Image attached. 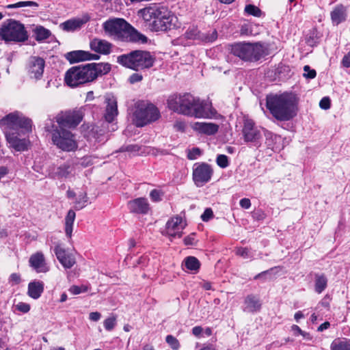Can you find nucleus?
<instances>
[{
	"instance_id": "obj_24",
	"label": "nucleus",
	"mask_w": 350,
	"mask_h": 350,
	"mask_svg": "<svg viewBox=\"0 0 350 350\" xmlns=\"http://www.w3.org/2000/svg\"><path fill=\"white\" fill-rule=\"evenodd\" d=\"M6 138L10 146L16 151H25L28 148L29 144V140L26 139H19L12 135H6Z\"/></svg>"
},
{
	"instance_id": "obj_56",
	"label": "nucleus",
	"mask_w": 350,
	"mask_h": 350,
	"mask_svg": "<svg viewBox=\"0 0 350 350\" xmlns=\"http://www.w3.org/2000/svg\"><path fill=\"white\" fill-rule=\"evenodd\" d=\"M143 77L139 73H133L129 77V82L132 84L139 82L142 80Z\"/></svg>"
},
{
	"instance_id": "obj_48",
	"label": "nucleus",
	"mask_w": 350,
	"mask_h": 350,
	"mask_svg": "<svg viewBox=\"0 0 350 350\" xmlns=\"http://www.w3.org/2000/svg\"><path fill=\"white\" fill-rule=\"evenodd\" d=\"M163 193L157 189H152L150 193V199L153 202H159L161 200Z\"/></svg>"
},
{
	"instance_id": "obj_19",
	"label": "nucleus",
	"mask_w": 350,
	"mask_h": 350,
	"mask_svg": "<svg viewBox=\"0 0 350 350\" xmlns=\"http://www.w3.org/2000/svg\"><path fill=\"white\" fill-rule=\"evenodd\" d=\"M66 58L71 63H76L81 61H89L98 59L100 56L97 54L91 53L85 51H73L66 55Z\"/></svg>"
},
{
	"instance_id": "obj_30",
	"label": "nucleus",
	"mask_w": 350,
	"mask_h": 350,
	"mask_svg": "<svg viewBox=\"0 0 350 350\" xmlns=\"http://www.w3.org/2000/svg\"><path fill=\"white\" fill-rule=\"evenodd\" d=\"M33 34L37 41L42 42L49 38L51 35V33L49 29L42 26L38 25L33 29Z\"/></svg>"
},
{
	"instance_id": "obj_26",
	"label": "nucleus",
	"mask_w": 350,
	"mask_h": 350,
	"mask_svg": "<svg viewBox=\"0 0 350 350\" xmlns=\"http://www.w3.org/2000/svg\"><path fill=\"white\" fill-rule=\"evenodd\" d=\"M55 174L58 178H68L74 176L75 167L68 163H64L57 168Z\"/></svg>"
},
{
	"instance_id": "obj_2",
	"label": "nucleus",
	"mask_w": 350,
	"mask_h": 350,
	"mask_svg": "<svg viewBox=\"0 0 350 350\" xmlns=\"http://www.w3.org/2000/svg\"><path fill=\"white\" fill-rule=\"evenodd\" d=\"M167 106L174 111L185 116L196 118H206L208 116V104L189 93L170 96Z\"/></svg>"
},
{
	"instance_id": "obj_35",
	"label": "nucleus",
	"mask_w": 350,
	"mask_h": 350,
	"mask_svg": "<svg viewBox=\"0 0 350 350\" xmlns=\"http://www.w3.org/2000/svg\"><path fill=\"white\" fill-rule=\"evenodd\" d=\"M244 11L247 15H251L256 17H260L262 14L260 8L252 4L246 5Z\"/></svg>"
},
{
	"instance_id": "obj_22",
	"label": "nucleus",
	"mask_w": 350,
	"mask_h": 350,
	"mask_svg": "<svg viewBox=\"0 0 350 350\" xmlns=\"http://www.w3.org/2000/svg\"><path fill=\"white\" fill-rule=\"evenodd\" d=\"M347 16V10L342 4L336 5L330 12L331 21L334 26H338L341 23L346 21Z\"/></svg>"
},
{
	"instance_id": "obj_29",
	"label": "nucleus",
	"mask_w": 350,
	"mask_h": 350,
	"mask_svg": "<svg viewBox=\"0 0 350 350\" xmlns=\"http://www.w3.org/2000/svg\"><path fill=\"white\" fill-rule=\"evenodd\" d=\"M75 217V212L72 210H69L65 217V232L68 238H71L72 236Z\"/></svg>"
},
{
	"instance_id": "obj_9",
	"label": "nucleus",
	"mask_w": 350,
	"mask_h": 350,
	"mask_svg": "<svg viewBox=\"0 0 350 350\" xmlns=\"http://www.w3.org/2000/svg\"><path fill=\"white\" fill-rule=\"evenodd\" d=\"M104 30L111 35H122L124 33H129L131 40L134 42L142 41L145 42L147 38L135 31L124 19L114 18L105 21L103 23Z\"/></svg>"
},
{
	"instance_id": "obj_1",
	"label": "nucleus",
	"mask_w": 350,
	"mask_h": 350,
	"mask_svg": "<svg viewBox=\"0 0 350 350\" xmlns=\"http://www.w3.org/2000/svg\"><path fill=\"white\" fill-rule=\"evenodd\" d=\"M111 69L110 64L103 62L72 66L66 71L64 80L68 86L75 88L93 82L99 76L109 73Z\"/></svg>"
},
{
	"instance_id": "obj_13",
	"label": "nucleus",
	"mask_w": 350,
	"mask_h": 350,
	"mask_svg": "<svg viewBox=\"0 0 350 350\" xmlns=\"http://www.w3.org/2000/svg\"><path fill=\"white\" fill-rule=\"evenodd\" d=\"M58 127L64 129H75L83 119V113L81 110H68L61 111L55 118Z\"/></svg>"
},
{
	"instance_id": "obj_42",
	"label": "nucleus",
	"mask_w": 350,
	"mask_h": 350,
	"mask_svg": "<svg viewBox=\"0 0 350 350\" xmlns=\"http://www.w3.org/2000/svg\"><path fill=\"white\" fill-rule=\"evenodd\" d=\"M116 325V318L114 316L110 317L104 321V327L107 331H111Z\"/></svg>"
},
{
	"instance_id": "obj_53",
	"label": "nucleus",
	"mask_w": 350,
	"mask_h": 350,
	"mask_svg": "<svg viewBox=\"0 0 350 350\" xmlns=\"http://www.w3.org/2000/svg\"><path fill=\"white\" fill-rule=\"evenodd\" d=\"M195 233H192L184 239V243L186 245H196V240L195 239Z\"/></svg>"
},
{
	"instance_id": "obj_3",
	"label": "nucleus",
	"mask_w": 350,
	"mask_h": 350,
	"mask_svg": "<svg viewBox=\"0 0 350 350\" xmlns=\"http://www.w3.org/2000/svg\"><path fill=\"white\" fill-rule=\"evenodd\" d=\"M138 13L152 31H165L176 27V16L164 6L146 7Z\"/></svg>"
},
{
	"instance_id": "obj_31",
	"label": "nucleus",
	"mask_w": 350,
	"mask_h": 350,
	"mask_svg": "<svg viewBox=\"0 0 350 350\" xmlns=\"http://www.w3.org/2000/svg\"><path fill=\"white\" fill-rule=\"evenodd\" d=\"M315 284H314V290L315 291L320 294L327 287V279L323 274H315Z\"/></svg>"
},
{
	"instance_id": "obj_37",
	"label": "nucleus",
	"mask_w": 350,
	"mask_h": 350,
	"mask_svg": "<svg viewBox=\"0 0 350 350\" xmlns=\"http://www.w3.org/2000/svg\"><path fill=\"white\" fill-rule=\"evenodd\" d=\"M88 200L87 193L85 192L81 193L75 201V208L78 210L84 208L86 206Z\"/></svg>"
},
{
	"instance_id": "obj_61",
	"label": "nucleus",
	"mask_w": 350,
	"mask_h": 350,
	"mask_svg": "<svg viewBox=\"0 0 350 350\" xmlns=\"http://www.w3.org/2000/svg\"><path fill=\"white\" fill-rule=\"evenodd\" d=\"M140 149V147L137 145V144H131V145H128L126 148H125V150L126 151H128V152H138Z\"/></svg>"
},
{
	"instance_id": "obj_11",
	"label": "nucleus",
	"mask_w": 350,
	"mask_h": 350,
	"mask_svg": "<svg viewBox=\"0 0 350 350\" xmlns=\"http://www.w3.org/2000/svg\"><path fill=\"white\" fill-rule=\"evenodd\" d=\"M1 126H5L10 129H23L26 133L31 131V120L16 111L11 113L0 120Z\"/></svg>"
},
{
	"instance_id": "obj_5",
	"label": "nucleus",
	"mask_w": 350,
	"mask_h": 350,
	"mask_svg": "<svg viewBox=\"0 0 350 350\" xmlns=\"http://www.w3.org/2000/svg\"><path fill=\"white\" fill-rule=\"evenodd\" d=\"M155 59V56L148 51L135 50L119 55L117 62L125 68L139 71L152 67Z\"/></svg>"
},
{
	"instance_id": "obj_6",
	"label": "nucleus",
	"mask_w": 350,
	"mask_h": 350,
	"mask_svg": "<svg viewBox=\"0 0 350 350\" xmlns=\"http://www.w3.org/2000/svg\"><path fill=\"white\" fill-rule=\"evenodd\" d=\"M267 48L258 42H239L230 46V53L244 62H254L265 56Z\"/></svg>"
},
{
	"instance_id": "obj_46",
	"label": "nucleus",
	"mask_w": 350,
	"mask_h": 350,
	"mask_svg": "<svg viewBox=\"0 0 350 350\" xmlns=\"http://www.w3.org/2000/svg\"><path fill=\"white\" fill-rule=\"evenodd\" d=\"M304 76L307 79H314L317 75L316 70L314 69H311L308 65L304 66Z\"/></svg>"
},
{
	"instance_id": "obj_58",
	"label": "nucleus",
	"mask_w": 350,
	"mask_h": 350,
	"mask_svg": "<svg viewBox=\"0 0 350 350\" xmlns=\"http://www.w3.org/2000/svg\"><path fill=\"white\" fill-rule=\"evenodd\" d=\"M342 64L345 68L350 67V51L342 58Z\"/></svg>"
},
{
	"instance_id": "obj_34",
	"label": "nucleus",
	"mask_w": 350,
	"mask_h": 350,
	"mask_svg": "<svg viewBox=\"0 0 350 350\" xmlns=\"http://www.w3.org/2000/svg\"><path fill=\"white\" fill-rule=\"evenodd\" d=\"M282 269V268L280 266H276V267H272L268 270H266V271H262L260 273H258L257 275H256L254 276V280L263 279L264 280H265L267 279V275L275 274L278 271H281Z\"/></svg>"
},
{
	"instance_id": "obj_32",
	"label": "nucleus",
	"mask_w": 350,
	"mask_h": 350,
	"mask_svg": "<svg viewBox=\"0 0 350 350\" xmlns=\"http://www.w3.org/2000/svg\"><path fill=\"white\" fill-rule=\"evenodd\" d=\"M331 350H350V340L338 338L333 340L330 345Z\"/></svg>"
},
{
	"instance_id": "obj_60",
	"label": "nucleus",
	"mask_w": 350,
	"mask_h": 350,
	"mask_svg": "<svg viewBox=\"0 0 350 350\" xmlns=\"http://www.w3.org/2000/svg\"><path fill=\"white\" fill-rule=\"evenodd\" d=\"M101 317V314L98 312H92L90 313L89 319L92 321H98Z\"/></svg>"
},
{
	"instance_id": "obj_16",
	"label": "nucleus",
	"mask_w": 350,
	"mask_h": 350,
	"mask_svg": "<svg viewBox=\"0 0 350 350\" xmlns=\"http://www.w3.org/2000/svg\"><path fill=\"white\" fill-rule=\"evenodd\" d=\"M127 207L130 213L137 215H147L150 211V205L146 198H137L129 200Z\"/></svg>"
},
{
	"instance_id": "obj_25",
	"label": "nucleus",
	"mask_w": 350,
	"mask_h": 350,
	"mask_svg": "<svg viewBox=\"0 0 350 350\" xmlns=\"http://www.w3.org/2000/svg\"><path fill=\"white\" fill-rule=\"evenodd\" d=\"M44 284L40 280H33L28 284L27 295L34 299H38L44 291Z\"/></svg>"
},
{
	"instance_id": "obj_28",
	"label": "nucleus",
	"mask_w": 350,
	"mask_h": 350,
	"mask_svg": "<svg viewBox=\"0 0 350 350\" xmlns=\"http://www.w3.org/2000/svg\"><path fill=\"white\" fill-rule=\"evenodd\" d=\"M118 115L117 102L115 100L109 99L106 107L105 118L108 122L113 121Z\"/></svg>"
},
{
	"instance_id": "obj_14",
	"label": "nucleus",
	"mask_w": 350,
	"mask_h": 350,
	"mask_svg": "<svg viewBox=\"0 0 350 350\" xmlns=\"http://www.w3.org/2000/svg\"><path fill=\"white\" fill-rule=\"evenodd\" d=\"M213 170L206 163H196L193 166V180L197 187H202L212 178Z\"/></svg>"
},
{
	"instance_id": "obj_54",
	"label": "nucleus",
	"mask_w": 350,
	"mask_h": 350,
	"mask_svg": "<svg viewBox=\"0 0 350 350\" xmlns=\"http://www.w3.org/2000/svg\"><path fill=\"white\" fill-rule=\"evenodd\" d=\"M16 308L23 313H27L30 310V306L28 304L20 302L16 305Z\"/></svg>"
},
{
	"instance_id": "obj_52",
	"label": "nucleus",
	"mask_w": 350,
	"mask_h": 350,
	"mask_svg": "<svg viewBox=\"0 0 350 350\" xmlns=\"http://www.w3.org/2000/svg\"><path fill=\"white\" fill-rule=\"evenodd\" d=\"M319 106L323 109H328L331 106V100L329 97H323L319 102Z\"/></svg>"
},
{
	"instance_id": "obj_8",
	"label": "nucleus",
	"mask_w": 350,
	"mask_h": 350,
	"mask_svg": "<svg viewBox=\"0 0 350 350\" xmlns=\"http://www.w3.org/2000/svg\"><path fill=\"white\" fill-rule=\"evenodd\" d=\"M158 109L152 103L139 100L135 104L133 122L137 127H142L159 119Z\"/></svg>"
},
{
	"instance_id": "obj_40",
	"label": "nucleus",
	"mask_w": 350,
	"mask_h": 350,
	"mask_svg": "<svg viewBox=\"0 0 350 350\" xmlns=\"http://www.w3.org/2000/svg\"><path fill=\"white\" fill-rule=\"evenodd\" d=\"M216 163L221 168H226L229 165L228 157L225 154H219L216 159Z\"/></svg>"
},
{
	"instance_id": "obj_43",
	"label": "nucleus",
	"mask_w": 350,
	"mask_h": 350,
	"mask_svg": "<svg viewBox=\"0 0 350 350\" xmlns=\"http://www.w3.org/2000/svg\"><path fill=\"white\" fill-rule=\"evenodd\" d=\"M88 287L86 286H84V285H81V286L73 285V286H70L69 288V291L72 295H79L81 293H85L88 291Z\"/></svg>"
},
{
	"instance_id": "obj_64",
	"label": "nucleus",
	"mask_w": 350,
	"mask_h": 350,
	"mask_svg": "<svg viewBox=\"0 0 350 350\" xmlns=\"http://www.w3.org/2000/svg\"><path fill=\"white\" fill-rule=\"evenodd\" d=\"M254 217L258 220L263 219L265 218V213L261 211H258L254 213Z\"/></svg>"
},
{
	"instance_id": "obj_12",
	"label": "nucleus",
	"mask_w": 350,
	"mask_h": 350,
	"mask_svg": "<svg viewBox=\"0 0 350 350\" xmlns=\"http://www.w3.org/2000/svg\"><path fill=\"white\" fill-rule=\"evenodd\" d=\"M243 139L252 146L258 148L262 142V131L256 126L254 122L250 119H245L242 129Z\"/></svg>"
},
{
	"instance_id": "obj_62",
	"label": "nucleus",
	"mask_w": 350,
	"mask_h": 350,
	"mask_svg": "<svg viewBox=\"0 0 350 350\" xmlns=\"http://www.w3.org/2000/svg\"><path fill=\"white\" fill-rule=\"evenodd\" d=\"M203 329L201 326H196L192 329V334L196 336L199 337L202 333Z\"/></svg>"
},
{
	"instance_id": "obj_55",
	"label": "nucleus",
	"mask_w": 350,
	"mask_h": 350,
	"mask_svg": "<svg viewBox=\"0 0 350 350\" xmlns=\"http://www.w3.org/2000/svg\"><path fill=\"white\" fill-rule=\"evenodd\" d=\"M240 33L243 36H250L252 35V30L250 25L247 24H244L241 27Z\"/></svg>"
},
{
	"instance_id": "obj_15",
	"label": "nucleus",
	"mask_w": 350,
	"mask_h": 350,
	"mask_svg": "<svg viewBox=\"0 0 350 350\" xmlns=\"http://www.w3.org/2000/svg\"><path fill=\"white\" fill-rule=\"evenodd\" d=\"M45 61L38 56H31L26 64L25 69L29 78L40 80L44 73Z\"/></svg>"
},
{
	"instance_id": "obj_27",
	"label": "nucleus",
	"mask_w": 350,
	"mask_h": 350,
	"mask_svg": "<svg viewBox=\"0 0 350 350\" xmlns=\"http://www.w3.org/2000/svg\"><path fill=\"white\" fill-rule=\"evenodd\" d=\"M85 23L81 18H72L68 20L60 25V27L66 31H73L79 29Z\"/></svg>"
},
{
	"instance_id": "obj_41",
	"label": "nucleus",
	"mask_w": 350,
	"mask_h": 350,
	"mask_svg": "<svg viewBox=\"0 0 350 350\" xmlns=\"http://www.w3.org/2000/svg\"><path fill=\"white\" fill-rule=\"evenodd\" d=\"M237 254L241 256L242 258L247 259L250 258L253 259V255L250 252V250L247 247H239L237 250Z\"/></svg>"
},
{
	"instance_id": "obj_63",
	"label": "nucleus",
	"mask_w": 350,
	"mask_h": 350,
	"mask_svg": "<svg viewBox=\"0 0 350 350\" xmlns=\"http://www.w3.org/2000/svg\"><path fill=\"white\" fill-rule=\"evenodd\" d=\"M292 330L295 332V335L301 334V335H303L304 336H305L306 334L304 332H303L300 329V327L298 325H293L292 326Z\"/></svg>"
},
{
	"instance_id": "obj_33",
	"label": "nucleus",
	"mask_w": 350,
	"mask_h": 350,
	"mask_svg": "<svg viewBox=\"0 0 350 350\" xmlns=\"http://www.w3.org/2000/svg\"><path fill=\"white\" fill-rule=\"evenodd\" d=\"M184 262L186 268L190 271H196L200 269V261L194 256L187 257Z\"/></svg>"
},
{
	"instance_id": "obj_57",
	"label": "nucleus",
	"mask_w": 350,
	"mask_h": 350,
	"mask_svg": "<svg viewBox=\"0 0 350 350\" xmlns=\"http://www.w3.org/2000/svg\"><path fill=\"white\" fill-rule=\"evenodd\" d=\"M240 206L243 208L248 209L251 206V202L249 198H243L239 202Z\"/></svg>"
},
{
	"instance_id": "obj_10",
	"label": "nucleus",
	"mask_w": 350,
	"mask_h": 350,
	"mask_svg": "<svg viewBox=\"0 0 350 350\" xmlns=\"http://www.w3.org/2000/svg\"><path fill=\"white\" fill-rule=\"evenodd\" d=\"M0 37L5 41L25 42L28 39L27 32L20 22L8 19L0 27Z\"/></svg>"
},
{
	"instance_id": "obj_38",
	"label": "nucleus",
	"mask_w": 350,
	"mask_h": 350,
	"mask_svg": "<svg viewBox=\"0 0 350 350\" xmlns=\"http://www.w3.org/2000/svg\"><path fill=\"white\" fill-rule=\"evenodd\" d=\"M25 6H29V7H33V8H38V4L35 1H20L14 4H10L7 5L8 8H18L21 7H25Z\"/></svg>"
},
{
	"instance_id": "obj_7",
	"label": "nucleus",
	"mask_w": 350,
	"mask_h": 350,
	"mask_svg": "<svg viewBox=\"0 0 350 350\" xmlns=\"http://www.w3.org/2000/svg\"><path fill=\"white\" fill-rule=\"evenodd\" d=\"M46 132L51 133L53 144L63 151H75L77 147L75 135L68 129L58 127L51 120V124L44 126Z\"/></svg>"
},
{
	"instance_id": "obj_23",
	"label": "nucleus",
	"mask_w": 350,
	"mask_h": 350,
	"mask_svg": "<svg viewBox=\"0 0 350 350\" xmlns=\"http://www.w3.org/2000/svg\"><path fill=\"white\" fill-rule=\"evenodd\" d=\"M193 129L200 133L211 135L218 131L219 126L212 122H196L193 125Z\"/></svg>"
},
{
	"instance_id": "obj_59",
	"label": "nucleus",
	"mask_w": 350,
	"mask_h": 350,
	"mask_svg": "<svg viewBox=\"0 0 350 350\" xmlns=\"http://www.w3.org/2000/svg\"><path fill=\"white\" fill-rule=\"evenodd\" d=\"M174 127L176 131H184L185 129V124L182 121H176L174 124Z\"/></svg>"
},
{
	"instance_id": "obj_49",
	"label": "nucleus",
	"mask_w": 350,
	"mask_h": 350,
	"mask_svg": "<svg viewBox=\"0 0 350 350\" xmlns=\"http://www.w3.org/2000/svg\"><path fill=\"white\" fill-rule=\"evenodd\" d=\"M8 281L12 286L18 284L21 282V275L17 273H12L9 277Z\"/></svg>"
},
{
	"instance_id": "obj_20",
	"label": "nucleus",
	"mask_w": 350,
	"mask_h": 350,
	"mask_svg": "<svg viewBox=\"0 0 350 350\" xmlns=\"http://www.w3.org/2000/svg\"><path fill=\"white\" fill-rule=\"evenodd\" d=\"M262 307V303L258 296L250 294L247 295L243 301V310L247 313L258 312Z\"/></svg>"
},
{
	"instance_id": "obj_45",
	"label": "nucleus",
	"mask_w": 350,
	"mask_h": 350,
	"mask_svg": "<svg viewBox=\"0 0 350 350\" xmlns=\"http://www.w3.org/2000/svg\"><path fill=\"white\" fill-rule=\"evenodd\" d=\"M54 252L56 255L58 260L63 258L64 256H66L68 254L66 253L65 249L62 247L60 245H57L54 248Z\"/></svg>"
},
{
	"instance_id": "obj_39",
	"label": "nucleus",
	"mask_w": 350,
	"mask_h": 350,
	"mask_svg": "<svg viewBox=\"0 0 350 350\" xmlns=\"http://www.w3.org/2000/svg\"><path fill=\"white\" fill-rule=\"evenodd\" d=\"M165 341L173 350H178L180 348L178 340L172 335H167Z\"/></svg>"
},
{
	"instance_id": "obj_47",
	"label": "nucleus",
	"mask_w": 350,
	"mask_h": 350,
	"mask_svg": "<svg viewBox=\"0 0 350 350\" xmlns=\"http://www.w3.org/2000/svg\"><path fill=\"white\" fill-rule=\"evenodd\" d=\"M201 154V150L198 148H193L189 150L187 153V158L189 160L196 159Z\"/></svg>"
},
{
	"instance_id": "obj_17",
	"label": "nucleus",
	"mask_w": 350,
	"mask_h": 350,
	"mask_svg": "<svg viewBox=\"0 0 350 350\" xmlns=\"http://www.w3.org/2000/svg\"><path fill=\"white\" fill-rule=\"evenodd\" d=\"M29 266L37 273H46L49 271V267L47 265L42 252L33 254L29 258Z\"/></svg>"
},
{
	"instance_id": "obj_36",
	"label": "nucleus",
	"mask_w": 350,
	"mask_h": 350,
	"mask_svg": "<svg viewBox=\"0 0 350 350\" xmlns=\"http://www.w3.org/2000/svg\"><path fill=\"white\" fill-rule=\"evenodd\" d=\"M66 269H70L76 263L75 258L72 254H68L59 260Z\"/></svg>"
},
{
	"instance_id": "obj_50",
	"label": "nucleus",
	"mask_w": 350,
	"mask_h": 350,
	"mask_svg": "<svg viewBox=\"0 0 350 350\" xmlns=\"http://www.w3.org/2000/svg\"><path fill=\"white\" fill-rule=\"evenodd\" d=\"M198 34V29L195 27L189 28L185 32L186 38L188 39H195Z\"/></svg>"
},
{
	"instance_id": "obj_51",
	"label": "nucleus",
	"mask_w": 350,
	"mask_h": 350,
	"mask_svg": "<svg viewBox=\"0 0 350 350\" xmlns=\"http://www.w3.org/2000/svg\"><path fill=\"white\" fill-rule=\"evenodd\" d=\"M213 217V212L211 208H207L201 215V219L203 221H208Z\"/></svg>"
},
{
	"instance_id": "obj_44",
	"label": "nucleus",
	"mask_w": 350,
	"mask_h": 350,
	"mask_svg": "<svg viewBox=\"0 0 350 350\" xmlns=\"http://www.w3.org/2000/svg\"><path fill=\"white\" fill-rule=\"evenodd\" d=\"M264 135L266 139L265 143L267 147L272 148L273 142L275 139L276 135L268 131H264Z\"/></svg>"
},
{
	"instance_id": "obj_21",
	"label": "nucleus",
	"mask_w": 350,
	"mask_h": 350,
	"mask_svg": "<svg viewBox=\"0 0 350 350\" xmlns=\"http://www.w3.org/2000/svg\"><path fill=\"white\" fill-rule=\"evenodd\" d=\"M90 49L96 53L108 55L111 52L112 44L99 38H94L90 43Z\"/></svg>"
},
{
	"instance_id": "obj_18",
	"label": "nucleus",
	"mask_w": 350,
	"mask_h": 350,
	"mask_svg": "<svg viewBox=\"0 0 350 350\" xmlns=\"http://www.w3.org/2000/svg\"><path fill=\"white\" fill-rule=\"evenodd\" d=\"M181 217H175L169 220L166 224L167 234L172 237H180L182 236V230L185 228Z\"/></svg>"
},
{
	"instance_id": "obj_4",
	"label": "nucleus",
	"mask_w": 350,
	"mask_h": 350,
	"mask_svg": "<svg viewBox=\"0 0 350 350\" xmlns=\"http://www.w3.org/2000/svg\"><path fill=\"white\" fill-rule=\"evenodd\" d=\"M266 106L272 116L280 121H287L296 116L297 99L293 94H269Z\"/></svg>"
}]
</instances>
